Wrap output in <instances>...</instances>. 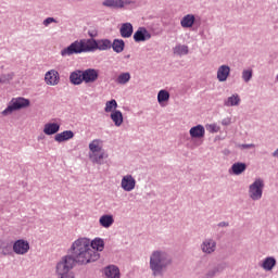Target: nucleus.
<instances>
[{
    "instance_id": "nucleus-14",
    "label": "nucleus",
    "mask_w": 278,
    "mask_h": 278,
    "mask_svg": "<svg viewBox=\"0 0 278 278\" xmlns=\"http://www.w3.org/2000/svg\"><path fill=\"white\" fill-rule=\"evenodd\" d=\"M70 81L73 86H81L84 84V71L76 70L70 74Z\"/></svg>"
},
{
    "instance_id": "nucleus-42",
    "label": "nucleus",
    "mask_w": 278,
    "mask_h": 278,
    "mask_svg": "<svg viewBox=\"0 0 278 278\" xmlns=\"http://www.w3.org/2000/svg\"><path fill=\"white\" fill-rule=\"evenodd\" d=\"M131 3H135L131 0H123V8H125V5H131Z\"/></svg>"
},
{
    "instance_id": "nucleus-6",
    "label": "nucleus",
    "mask_w": 278,
    "mask_h": 278,
    "mask_svg": "<svg viewBox=\"0 0 278 278\" xmlns=\"http://www.w3.org/2000/svg\"><path fill=\"white\" fill-rule=\"evenodd\" d=\"M23 108H29V99H25V98L12 99L8 108L4 111H2V115L8 116L12 114V112H16V110H23Z\"/></svg>"
},
{
    "instance_id": "nucleus-30",
    "label": "nucleus",
    "mask_w": 278,
    "mask_h": 278,
    "mask_svg": "<svg viewBox=\"0 0 278 278\" xmlns=\"http://www.w3.org/2000/svg\"><path fill=\"white\" fill-rule=\"evenodd\" d=\"M97 49L99 51H108L110 49H112V41L110 39H99L97 41Z\"/></svg>"
},
{
    "instance_id": "nucleus-1",
    "label": "nucleus",
    "mask_w": 278,
    "mask_h": 278,
    "mask_svg": "<svg viewBox=\"0 0 278 278\" xmlns=\"http://www.w3.org/2000/svg\"><path fill=\"white\" fill-rule=\"evenodd\" d=\"M67 255L63 256L66 260H72L73 266H86V264H92L101 257V254L90 248V239L79 238L74 241L68 250Z\"/></svg>"
},
{
    "instance_id": "nucleus-43",
    "label": "nucleus",
    "mask_w": 278,
    "mask_h": 278,
    "mask_svg": "<svg viewBox=\"0 0 278 278\" xmlns=\"http://www.w3.org/2000/svg\"><path fill=\"white\" fill-rule=\"evenodd\" d=\"M218 227H229V223L222 222V223L218 224Z\"/></svg>"
},
{
    "instance_id": "nucleus-10",
    "label": "nucleus",
    "mask_w": 278,
    "mask_h": 278,
    "mask_svg": "<svg viewBox=\"0 0 278 278\" xmlns=\"http://www.w3.org/2000/svg\"><path fill=\"white\" fill-rule=\"evenodd\" d=\"M47 86H58L60 84V73L55 70H50L45 75Z\"/></svg>"
},
{
    "instance_id": "nucleus-32",
    "label": "nucleus",
    "mask_w": 278,
    "mask_h": 278,
    "mask_svg": "<svg viewBox=\"0 0 278 278\" xmlns=\"http://www.w3.org/2000/svg\"><path fill=\"white\" fill-rule=\"evenodd\" d=\"M174 55H188L190 53V50L188 46L186 45H177L176 47L173 48Z\"/></svg>"
},
{
    "instance_id": "nucleus-2",
    "label": "nucleus",
    "mask_w": 278,
    "mask_h": 278,
    "mask_svg": "<svg viewBox=\"0 0 278 278\" xmlns=\"http://www.w3.org/2000/svg\"><path fill=\"white\" fill-rule=\"evenodd\" d=\"M173 266V255L164 250H155L150 255L149 268L152 277H164Z\"/></svg>"
},
{
    "instance_id": "nucleus-44",
    "label": "nucleus",
    "mask_w": 278,
    "mask_h": 278,
    "mask_svg": "<svg viewBox=\"0 0 278 278\" xmlns=\"http://www.w3.org/2000/svg\"><path fill=\"white\" fill-rule=\"evenodd\" d=\"M210 129H211L213 132L218 131V129H216V125H211V126H210Z\"/></svg>"
},
{
    "instance_id": "nucleus-18",
    "label": "nucleus",
    "mask_w": 278,
    "mask_h": 278,
    "mask_svg": "<svg viewBox=\"0 0 278 278\" xmlns=\"http://www.w3.org/2000/svg\"><path fill=\"white\" fill-rule=\"evenodd\" d=\"M194 21H197L194 14H187L181 18L180 25L184 27V29H190V27L194 25Z\"/></svg>"
},
{
    "instance_id": "nucleus-11",
    "label": "nucleus",
    "mask_w": 278,
    "mask_h": 278,
    "mask_svg": "<svg viewBox=\"0 0 278 278\" xmlns=\"http://www.w3.org/2000/svg\"><path fill=\"white\" fill-rule=\"evenodd\" d=\"M200 249L205 255H212V253L216 252V241L214 239H205Z\"/></svg>"
},
{
    "instance_id": "nucleus-34",
    "label": "nucleus",
    "mask_w": 278,
    "mask_h": 278,
    "mask_svg": "<svg viewBox=\"0 0 278 278\" xmlns=\"http://www.w3.org/2000/svg\"><path fill=\"white\" fill-rule=\"evenodd\" d=\"M170 99V93L167 90H160L157 93V102L164 103Z\"/></svg>"
},
{
    "instance_id": "nucleus-9",
    "label": "nucleus",
    "mask_w": 278,
    "mask_h": 278,
    "mask_svg": "<svg viewBox=\"0 0 278 278\" xmlns=\"http://www.w3.org/2000/svg\"><path fill=\"white\" fill-rule=\"evenodd\" d=\"M99 79V70L87 68L83 71V80L85 84H94Z\"/></svg>"
},
{
    "instance_id": "nucleus-19",
    "label": "nucleus",
    "mask_w": 278,
    "mask_h": 278,
    "mask_svg": "<svg viewBox=\"0 0 278 278\" xmlns=\"http://www.w3.org/2000/svg\"><path fill=\"white\" fill-rule=\"evenodd\" d=\"M122 38H131L134 34V25L131 23H124L119 29Z\"/></svg>"
},
{
    "instance_id": "nucleus-26",
    "label": "nucleus",
    "mask_w": 278,
    "mask_h": 278,
    "mask_svg": "<svg viewBox=\"0 0 278 278\" xmlns=\"http://www.w3.org/2000/svg\"><path fill=\"white\" fill-rule=\"evenodd\" d=\"M99 223H100L101 227L109 229V227H112V225H114V216L102 215L99 219Z\"/></svg>"
},
{
    "instance_id": "nucleus-28",
    "label": "nucleus",
    "mask_w": 278,
    "mask_h": 278,
    "mask_svg": "<svg viewBox=\"0 0 278 278\" xmlns=\"http://www.w3.org/2000/svg\"><path fill=\"white\" fill-rule=\"evenodd\" d=\"M275 266H277V260L273 256L266 257L262 264V268H264V270H271Z\"/></svg>"
},
{
    "instance_id": "nucleus-17",
    "label": "nucleus",
    "mask_w": 278,
    "mask_h": 278,
    "mask_svg": "<svg viewBox=\"0 0 278 278\" xmlns=\"http://www.w3.org/2000/svg\"><path fill=\"white\" fill-rule=\"evenodd\" d=\"M105 277L108 278H121V269L116 265H110L104 268Z\"/></svg>"
},
{
    "instance_id": "nucleus-3",
    "label": "nucleus",
    "mask_w": 278,
    "mask_h": 278,
    "mask_svg": "<svg viewBox=\"0 0 278 278\" xmlns=\"http://www.w3.org/2000/svg\"><path fill=\"white\" fill-rule=\"evenodd\" d=\"M98 40L88 39L86 40H76L72 42L67 48L61 50L62 58L67 55H77L79 53H89L90 51H97Z\"/></svg>"
},
{
    "instance_id": "nucleus-36",
    "label": "nucleus",
    "mask_w": 278,
    "mask_h": 278,
    "mask_svg": "<svg viewBox=\"0 0 278 278\" xmlns=\"http://www.w3.org/2000/svg\"><path fill=\"white\" fill-rule=\"evenodd\" d=\"M0 253L2 255H12V244L2 242L0 244Z\"/></svg>"
},
{
    "instance_id": "nucleus-13",
    "label": "nucleus",
    "mask_w": 278,
    "mask_h": 278,
    "mask_svg": "<svg viewBox=\"0 0 278 278\" xmlns=\"http://www.w3.org/2000/svg\"><path fill=\"white\" fill-rule=\"evenodd\" d=\"M225 268H227V264L226 263H219L217 265H215L213 268H210L202 278H214L216 277V275H220V273H223V270H225Z\"/></svg>"
},
{
    "instance_id": "nucleus-23",
    "label": "nucleus",
    "mask_w": 278,
    "mask_h": 278,
    "mask_svg": "<svg viewBox=\"0 0 278 278\" xmlns=\"http://www.w3.org/2000/svg\"><path fill=\"white\" fill-rule=\"evenodd\" d=\"M111 49L115 53H123L125 51V41L123 39H114L113 42H111Z\"/></svg>"
},
{
    "instance_id": "nucleus-4",
    "label": "nucleus",
    "mask_w": 278,
    "mask_h": 278,
    "mask_svg": "<svg viewBox=\"0 0 278 278\" xmlns=\"http://www.w3.org/2000/svg\"><path fill=\"white\" fill-rule=\"evenodd\" d=\"M75 265L71 258L66 260L64 256L55 265L56 278H75V271L73 270Z\"/></svg>"
},
{
    "instance_id": "nucleus-22",
    "label": "nucleus",
    "mask_w": 278,
    "mask_h": 278,
    "mask_svg": "<svg viewBox=\"0 0 278 278\" xmlns=\"http://www.w3.org/2000/svg\"><path fill=\"white\" fill-rule=\"evenodd\" d=\"M90 249L99 253V251H103L105 249V241H103L101 238H96L90 241Z\"/></svg>"
},
{
    "instance_id": "nucleus-37",
    "label": "nucleus",
    "mask_w": 278,
    "mask_h": 278,
    "mask_svg": "<svg viewBox=\"0 0 278 278\" xmlns=\"http://www.w3.org/2000/svg\"><path fill=\"white\" fill-rule=\"evenodd\" d=\"M116 108H118V103L116 102V100L113 99L105 103L104 111L105 112H114V110H116Z\"/></svg>"
},
{
    "instance_id": "nucleus-21",
    "label": "nucleus",
    "mask_w": 278,
    "mask_h": 278,
    "mask_svg": "<svg viewBox=\"0 0 278 278\" xmlns=\"http://www.w3.org/2000/svg\"><path fill=\"white\" fill-rule=\"evenodd\" d=\"M191 138H203L205 136V127L197 125L189 130Z\"/></svg>"
},
{
    "instance_id": "nucleus-16",
    "label": "nucleus",
    "mask_w": 278,
    "mask_h": 278,
    "mask_svg": "<svg viewBox=\"0 0 278 278\" xmlns=\"http://www.w3.org/2000/svg\"><path fill=\"white\" fill-rule=\"evenodd\" d=\"M231 73V67L229 65H222L217 70L218 81H225Z\"/></svg>"
},
{
    "instance_id": "nucleus-15",
    "label": "nucleus",
    "mask_w": 278,
    "mask_h": 278,
    "mask_svg": "<svg viewBox=\"0 0 278 278\" xmlns=\"http://www.w3.org/2000/svg\"><path fill=\"white\" fill-rule=\"evenodd\" d=\"M73 138H75L73 130H65L54 136L55 142H66L67 140H73Z\"/></svg>"
},
{
    "instance_id": "nucleus-35",
    "label": "nucleus",
    "mask_w": 278,
    "mask_h": 278,
    "mask_svg": "<svg viewBox=\"0 0 278 278\" xmlns=\"http://www.w3.org/2000/svg\"><path fill=\"white\" fill-rule=\"evenodd\" d=\"M101 140L94 139L92 142L89 143V150L91 153H101V147L99 146Z\"/></svg>"
},
{
    "instance_id": "nucleus-41",
    "label": "nucleus",
    "mask_w": 278,
    "mask_h": 278,
    "mask_svg": "<svg viewBox=\"0 0 278 278\" xmlns=\"http://www.w3.org/2000/svg\"><path fill=\"white\" fill-rule=\"evenodd\" d=\"M242 149H255V144L253 143H244L240 146Z\"/></svg>"
},
{
    "instance_id": "nucleus-20",
    "label": "nucleus",
    "mask_w": 278,
    "mask_h": 278,
    "mask_svg": "<svg viewBox=\"0 0 278 278\" xmlns=\"http://www.w3.org/2000/svg\"><path fill=\"white\" fill-rule=\"evenodd\" d=\"M58 131H60V124L58 123H48L43 127V134H46V136H53L58 134Z\"/></svg>"
},
{
    "instance_id": "nucleus-33",
    "label": "nucleus",
    "mask_w": 278,
    "mask_h": 278,
    "mask_svg": "<svg viewBox=\"0 0 278 278\" xmlns=\"http://www.w3.org/2000/svg\"><path fill=\"white\" fill-rule=\"evenodd\" d=\"M129 79H131V74H129V72L122 73L117 76L116 84L125 86V84H128Z\"/></svg>"
},
{
    "instance_id": "nucleus-25",
    "label": "nucleus",
    "mask_w": 278,
    "mask_h": 278,
    "mask_svg": "<svg viewBox=\"0 0 278 278\" xmlns=\"http://www.w3.org/2000/svg\"><path fill=\"white\" fill-rule=\"evenodd\" d=\"M224 105L226 108H233L236 105H240V96L238 93H235L227 98V100L224 101Z\"/></svg>"
},
{
    "instance_id": "nucleus-5",
    "label": "nucleus",
    "mask_w": 278,
    "mask_h": 278,
    "mask_svg": "<svg viewBox=\"0 0 278 278\" xmlns=\"http://www.w3.org/2000/svg\"><path fill=\"white\" fill-rule=\"evenodd\" d=\"M264 179L256 178L253 184L249 186V197L252 201H260L264 194Z\"/></svg>"
},
{
    "instance_id": "nucleus-27",
    "label": "nucleus",
    "mask_w": 278,
    "mask_h": 278,
    "mask_svg": "<svg viewBox=\"0 0 278 278\" xmlns=\"http://www.w3.org/2000/svg\"><path fill=\"white\" fill-rule=\"evenodd\" d=\"M104 8H113L114 10L123 9V0H104L102 2Z\"/></svg>"
},
{
    "instance_id": "nucleus-45",
    "label": "nucleus",
    "mask_w": 278,
    "mask_h": 278,
    "mask_svg": "<svg viewBox=\"0 0 278 278\" xmlns=\"http://www.w3.org/2000/svg\"><path fill=\"white\" fill-rule=\"evenodd\" d=\"M273 156H274V157H277V156H278V149H277L276 151H274Z\"/></svg>"
},
{
    "instance_id": "nucleus-8",
    "label": "nucleus",
    "mask_w": 278,
    "mask_h": 278,
    "mask_svg": "<svg viewBox=\"0 0 278 278\" xmlns=\"http://www.w3.org/2000/svg\"><path fill=\"white\" fill-rule=\"evenodd\" d=\"M121 188H123L125 192H131V190L136 189V178H134L131 174L123 176Z\"/></svg>"
},
{
    "instance_id": "nucleus-39",
    "label": "nucleus",
    "mask_w": 278,
    "mask_h": 278,
    "mask_svg": "<svg viewBox=\"0 0 278 278\" xmlns=\"http://www.w3.org/2000/svg\"><path fill=\"white\" fill-rule=\"evenodd\" d=\"M51 23H58V20H55L54 17H47V18L43 21L45 27H49V25H51Z\"/></svg>"
},
{
    "instance_id": "nucleus-29",
    "label": "nucleus",
    "mask_w": 278,
    "mask_h": 278,
    "mask_svg": "<svg viewBox=\"0 0 278 278\" xmlns=\"http://www.w3.org/2000/svg\"><path fill=\"white\" fill-rule=\"evenodd\" d=\"M111 119L113 121L115 127H121L123 125V113L121 111H113L111 113Z\"/></svg>"
},
{
    "instance_id": "nucleus-40",
    "label": "nucleus",
    "mask_w": 278,
    "mask_h": 278,
    "mask_svg": "<svg viewBox=\"0 0 278 278\" xmlns=\"http://www.w3.org/2000/svg\"><path fill=\"white\" fill-rule=\"evenodd\" d=\"M222 125H224V127H229V125H231V118L230 117H226L222 121Z\"/></svg>"
},
{
    "instance_id": "nucleus-31",
    "label": "nucleus",
    "mask_w": 278,
    "mask_h": 278,
    "mask_svg": "<svg viewBox=\"0 0 278 278\" xmlns=\"http://www.w3.org/2000/svg\"><path fill=\"white\" fill-rule=\"evenodd\" d=\"M89 157L93 164H99L101 166V164H103V160H105V152H94L91 153Z\"/></svg>"
},
{
    "instance_id": "nucleus-12",
    "label": "nucleus",
    "mask_w": 278,
    "mask_h": 278,
    "mask_svg": "<svg viewBox=\"0 0 278 278\" xmlns=\"http://www.w3.org/2000/svg\"><path fill=\"white\" fill-rule=\"evenodd\" d=\"M135 42H146V40H151V33L144 27H139L134 34Z\"/></svg>"
},
{
    "instance_id": "nucleus-7",
    "label": "nucleus",
    "mask_w": 278,
    "mask_h": 278,
    "mask_svg": "<svg viewBox=\"0 0 278 278\" xmlns=\"http://www.w3.org/2000/svg\"><path fill=\"white\" fill-rule=\"evenodd\" d=\"M13 252L16 255H26L29 253V242L25 239H18L13 243Z\"/></svg>"
},
{
    "instance_id": "nucleus-38",
    "label": "nucleus",
    "mask_w": 278,
    "mask_h": 278,
    "mask_svg": "<svg viewBox=\"0 0 278 278\" xmlns=\"http://www.w3.org/2000/svg\"><path fill=\"white\" fill-rule=\"evenodd\" d=\"M242 79L245 81V84H249V81L253 79V70H243Z\"/></svg>"
},
{
    "instance_id": "nucleus-24",
    "label": "nucleus",
    "mask_w": 278,
    "mask_h": 278,
    "mask_svg": "<svg viewBox=\"0 0 278 278\" xmlns=\"http://www.w3.org/2000/svg\"><path fill=\"white\" fill-rule=\"evenodd\" d=\"M244 170H247V163L237 162L232 164L229 173H232V175H242Z\"/></svg>"
}]
</instances>
